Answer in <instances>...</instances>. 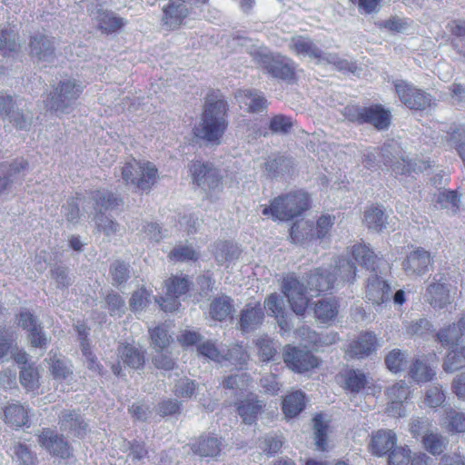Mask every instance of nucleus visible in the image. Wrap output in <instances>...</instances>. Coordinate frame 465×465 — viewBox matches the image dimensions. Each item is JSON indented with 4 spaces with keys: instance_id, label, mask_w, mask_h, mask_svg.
<instances>
[{
    "instance_id": "6",
    "label": "nucleus",
    "mask_w": 465,
    "mask_h": 465,
    "mask_svg": "<svg viewBox=\"0 0 465 465\" xmlns=\"http://www.w3.org/2000/svg\"><path fill=\"white\" fill-rule=\"evenodd\" d=\"M85 88L77 79L61 80L49 93L46 106L56 114H69Z\"/></svg>"
},
{
    "instance_id": "50",
    "label": "nucleus",
    "mask_w": 465,
    "mask_h": 465,
    "mask_svg": "<svg viewBox=\"0 0 465 465\" xmlns=\"http://www.w3.org/2000/svg\"><path fill=\"white\" fill-rule=\"evenodd\" d=\"M109 272L113 285L121 286L130 278V266L124 262L115 261L111 264Z\"/></svg>"
},
{
    "instance_id": "34",
    "label": "nucleus",
    "mask_w": 465,
    "mask_h": 465,
    "mask_svg": "<svg viewBox=\"0 0 465 465\" xmlns=\"http://www.w3.org/2000/svg\"><path fill=\"white\" fill-rule=\"evenodd\" d=\"M236 98L242 104L246 106L247 111L250 113L263 111L268 106V102L262 94L251 90H240L236 94Z\"/></svg>"
},
{
    "instance_id": "47",
    "label": "nucleus",
    "mask_w": 465,
    "mask_h": 465,
    "mask_svg": "<svg viewBox=\"0 0 465 465\" xmlns=\"http://www.w3.org/2000/svg\"><path fill=\"white\" fill-rule=\"evenodd\" d=\"M313 428L315 430V444L321 451L327 450V431L328 424L323 420L322 413H317L313 418Z\"/></svg>"
},
{
    "instance_id": "42",
    "label": "nucleus",
    "mask_w": 465,
    "mask_h": 465,
    "mask_svg": "<svg viewBox=\"0 0 465 465\" xmlns=\"http://www.w3.org/2000/svg\"><path fill=\"white\" fill-rule=\"evenodd\" d=\"M396 149H400V146L397 143H394L392 142V144L391 143H384L383 146L380 149V154L382 155L383 163L385 165H390L395 172H398L401 174L410 173L411 170H414L412 168L411 163L409 161H405V159L401 156V159L403 162L402 168H400L399 163H394L390 157L389 153H391V151H396Z\"/></svg>"
},
{
    "instance_id": "5",
    "label": "nucleus",
    "mask_w": 465,
    "mask_h": 465,
    "mask_svg": "<svg viewBox=\"0 0 465 465\" xmlns=\"http://www.w3.org/2000/svg\"><path fill=\"white\" fill-rule=\"evenodd\" d=\"M342 115L351 123L368 124L377 131L388 130L392 122L391 111L378 103L369 106L348 104L343 108Z\"/></svg>"
},
{
    "instance_id": "7",
    "label": "nucleus",
    "mask_w": 465,
    "mask_h": 465,
    "mask_svg": "<svg viewBox=\"0 0 465 465\" xmlns=\"http://www.w3.org/2000/svg\"><path fill=\"white\" fill-rule=\"evenodd\" d=\"M0 115L6 117L16 129L25 131L30 129L34 119L24 99L6 94H0Z\"/></svg>"
},
{
    "instance_id": "39",
    "label": "nucleus",
    "mask_w": 465,
    "mask_h": 465,
    "mask_svg": "<svg viewBox=\"0 0 465 465\" xmlns=\"http://www.w3.org/2000/svg\"><path fill=\"white\" fill-rule=\"evenodd\" d=\"M118 358L124 365L133 369H139L144 363L143 354L131 345L120 346L118 348Z\"/></svg>"
},
{
    "instance_id": "57",
    "label": "nucleus",
    "mask_w": 465,
    "mask_h": 465,
    "mask_svg": "<svg viewBox=\"0 0 465 465\" xmlns=\"http://www.w3.org/2000/svg\"><path fill=\"white\" fill-rule=\"evenodd\" d=\"M105 302L111 316L121 317L125 312V302L123 297L116 292H109L105 297Z\"/></svg>"
},
{
    "instance_id": "58",
    "label": "nucleus",
    "mask_w": 465,
    "mask_h": 465,
    "mask_svg": "<svg viewBox=\"0 0 465 465\" xmlns=\"http://www.w3.org/2000/svg\"><path fill=\"white\" fill-rule=\"evenodd\" d=\"M405 363L406 357L399 349H393L385 357V364L387 368L394 373L402 371Z\"/></svg>"
},
{
    "instance_id": "23",
    "label": "nucleus",
    "mask_w": 465,
    "mask_h": 465,
    "mask_svg": "<svg viewBox=\"0 0 465 465\" xmlns=\"http://www.w3.org/2000/svg\"><path fill=\"white\" fill-rule=\"evenodd\" d=\"M391 286L387 281L377 274L368 279L365 295L374 305H381L390 300Z\"/></svg>"
},
{
    "instance_id": "9",
    "label": "nucleus",
    "mask_w": 465,
    "mask_h": 465,
    "mask_svg": "<svg viewBox=\"0 0 465 465\" xmlns=\"http://www.w3.org/2000/svg\"><path fill=\"white\" fill-rule=\"evenodd\" d=\"M281 289L292 312L303 315L310 304L305 285L294 273H289L283 277Z\"/></svg>"
},
{
    "instance_id": "40",
    "label": "nucleus",
    "mask_w": 465,
    "mask_h": 465,
    "mask_svg": "<svg viewBox=\"0 0 465 465\" xmlns=\"http://www.w3.org/2000/svg\"><path fill=\"white\" fill-rule=\"evenodd\" d=\"M409 375L411 379L417 383H425L430 381L434 378L435 371L426 362L420 359H416L410 366Z\"/></svg>"
},
{
    "instance_id": "31",
    "label": "nucleus",
    "mask_w": 465,
    "mask_h": 465,
    "mask_svg": "<svg viewBox=\"0 0 465 465\" xmlns=\"http://www.w3.org/2000/svg\"><path fill=\"white\" fill-rule=\"evenodd\" d=\"M264 304L268 313L277 320L281 330L283 331H289L290 325L285 316L282 298L276 292L271 293L265 298Z\"/></svg>"
},
{
    "instance_id": "10",
    "label": "nucleus",
    "mask_w": 465,
    "mask_h": 465,
    "mask_svg": "<svg viewBox=\"0 0 465 465\" xmlns=\"http://www.w3.org/2000/svg\"><path fill=\"white\" fill-rule=\"evenodd\" d=\"M351 259L354 262H347V272L341 275L343 281L352 283L357 275V268L355 263L368 271L375 272L379 267L380 258L377 254L365 243H357L351 247Z\"/></svg>"
},
{
    "instance_id": "16",
    "label": "nucleus",
    "mask_w": 465,
    "mask_h": 465,
    "mask_svg": "<svg viewBox=\"0 0 465 465\" xmlns=\"http://www.w3.org/2000/svg\"><path fill=\"white\" fill-rule=\"evenodd\" d=\"M378 344L377 336L373 331H361L347 345L344 351L345 357L358 360L367 358L376 351Z\"/></svg>"
},
{
    "instance_id": "44",
    "label": "nucleus",
    "mask_w": 465,
    "mask_h": 465,
    "mask_svg": "<svg viewBox=\"0 0 465 465\" xmlns=\"http://www.w3.org/2000/svg\"><path fill=\"white\" fill-rule=\"evenodd\" d=\"M18 49L16 33L11 27H5L0 31V54L9 56Z\"/></svg>"
},
{
    "instance_id": "14",
    "label": "nucleus",
    "mask_w": 465,
    "mask_h": 465,
    "mask_svg": "<svg viewBox=\"0 0 465 465\" xmlns=\"http://www.w3.org/2000/svg\"><path fill=\"white\" fill-rule=\"evenodd\" d=\"M286 366L297 373H304L319 367L321 361L310 351L286 345L282 354Z\"/></svg>"
},
{
    "instance_id": "55",
    "label": "nucleus",
    "mask_w": 465,
    "mask_h": 465,
    "mask_svg": "<svg viewBox=\"0 0 465 465\" xmlns=\"http://www.w3.org/2000/svg\"><path fill=\"white\" fill-rule=\"evenodd\" d=\"M411 451L408 447H394L389 451L388 465H409Z\"/></svg>"
},
{
    "instance_id": "20",
    "label": "nucleus",
    "mask_w": 465,
    "mask_h": 465,
    "mask_svg": "<svg viewBox=\"0 0 465 465\" xmlns=\"http://www.w3.org/2000/svg\"><path fill=\"white\" fill-rule=\"evenodd\" d=\"M337 281L336 273L324 268L312 270L306 277L309 290L320 295L331 292Z\"/></svg>"
},
{
    "instance_id": "13",
    "label": "nucleus",
    "mask_w": 465,
    "mask_h": 465,
    "mask_svg": "<svg viewBox=\"0 0 465 465\" xmlns=\"http://www.w3.org/2000/svg\"><path fill=\"white\" fill-rule=\"evenodd\" d=\"M193 183L203 191L212 193L222 190L223 177L210 163L193 161L189 165Z\"/></svg>"
},
{
    "instance_id": "41",
    "label": "nucleus",
    "mask_w": 465,
    "mask_h": 465,
    "mask_svg": "<svg viewBox=\"0 0 465 465\" xmlns=\"http://www.w3.org/2000/svg\"><path fill=\"white\" fill-rule=\"evenodd\" d=\"M363 222L369 229L379 232L385 228L387 215L384 210L372 205L365 211Z\"/></svg>"
},
{
    "instance_id": "60",
    "label": "nucleus",
    "mask_w": 465,
    "mask_h": 465,
    "mask_svg": "<svg viewBox=\"0 0 465 465\" xmlns=\"http://www.w3.org/2000/svg\"><path fill=\"white\" fill-rule=\"evenodd\" d=\"M436 203L441 207L450 204L457 212L460 209V197L455 190H443L437 194Z\"/></svg>"
},
{
    "instance_id": "48",
    "label": "nucleus",
    "mask_w": 465,
    "mask_h": 465,
    "mask_svg": "<svg viewBox=\"0 0 465 465\" xmlns=\"http://www.w3.org/2000/svg\"><path fill=\"white\" fill-rule=\"evenodd\" d=\"M171 339L169 331L164 325L157 326L151 331V344L155 351L168 350Z\"/></svg>"
},
{
    "instance_id": "37",
    "label": "nucleus",
    "mask_w": 465,
    "mask_h": 465,
    "mask_svg": "<svg viewBox=\"0 0 465 465\" xmlns=\"http://www.w3.org/2000/svg\"><path fill=\"white\" fill-rule=\"evenodd\" d=\"M233 312L232 300L226 295L216 297L210 305L211 317L219 322L226 320Z\"/></svg>"
},
{
    "instance_id": "21",
    "label": "nucleus",
    "mask_w": 465,
    "mask_h": 465,
    "mask_svg": "<svg viewBox=\"0 0 465 465\" xmlns=\"http://www.w3.org/2000/svg\"><path fill=\"white\" fill-rule=\"evenodd\" d=\"M30 54L39 62H51L54 55V38L42 33L34 35L29 43Z\"/></svg>"
},
{
    "instance_id": "63",
    "label": "nucleus",
    "mask_w": 465,
    "mask_h": 465,
    "mask_svg": "<svg viewBox=\"0 0 465 465\" xmlns=\"http://www.w3.org/2000/svg\"><path fill=\"white\" fill-rule=\"evenodd\" d=\"M445 400L446 396L441 386H433L427 391L424 403L430 408H437L441 406Z\"/></svg>"
},
{
    "instance_id": "17",
    "label": "nucleus",
    "mask_w": 465,
    "mask_h": 465,
    "mask_svg": "<svg viewBox=\"0 0 465 465\" xmlns=\"http://www.w3.org/2000/svg\"><path fill=\"white\" fill-rule=\"evenodd\" d=\"M92 20L96 28L104 34H112L126 25V20L118 16L113 11L102 8L98 5L91 4L87 6Z\"/></svg>"
},
{
    "instance_id": "15",
    "label": "nucleus",
    "mask_w": 465,
    "mask_h": 465,
    "mask_svg": "<svg viewBox=\"0 0 465 465\" xmlns=\"http://www.w3.org/2000/svg\"><path fill=\"white\" fill-rule=\"evenodd\" d=\"M38 443L53 457L65 460L72 455L73 449L64 437L49 428L41 430L38 435Z\"/></svg>"
},
{
    "instance_id": "22",
    "label": "nucleus",
    "mask_w": 465,
    "mask_h": 465,
    "mask_svg": "<svg viewBox=\"0 0 465 465\" xmlns=\"http://www.w3.org/2000/svg\"><path fill=\"white\" fill-rule=\"evenodd\" d=\"M264 408L265 403L253 394H250L245 399L241 400L236 406L237 413L242 421L249 425L257 421L258 416L262 413Z\"/></svg>"
},
{
    "instance_id": "54",
    "label": "nucleus",
    "mask_w": 465,
    "mask_h": 465,
    "mask_svg": "<svg viewBox=\"0 0 465 465\" xmlns=\"http://www.w3.org/2000/svg\"><path fill=\"white\" fill-rule=\"evenodd\" d=\"M165 297L156 299V302L165 312H173L174 311V278L170 277L165 282Z\"/></svg>"
},
{
    "instance_id": "19",
    "label": "nucleus",
    "mask_w": 465,
    "mask_h": 465,
    "mask_svg": "<svg viewBox=\"0 0 465 465\" xmlns=\"http://www.w3.org/2000/svg\"><path fill=\"white\" fill-rule=\"evenodd\" d=\"M431 264L430 253L421 247L411 252L401 262L402 270L409 276H420L426 273Z\"/></svg>"
},
{
    "instance_id": "29",
    "label": "nucleus",
    "mask_w": 465,
    "mask_h": 465,
    "mask_svg": "<svg viewBox=\"0 0 465 465\" xmlns=\"http://www.w3.org/2000/svg\"><path fill=\"white\" fill-rule=\"evenodd\" d=\"M191 450L201 457H216L221 453L222 442L217 437L201 435L191 444Z\"/></svg>"
},
{
    "instance_id": "11",
    "label": "nucleus",
    "mask_w": 465,
    "mask_h": 465,
    "mask_svg": "<svg viewBox=\"0 0 465 465\" xmlns=\"http://www.w3.org/2000/svg\"><path fill=\"white\" fill-rule=\"evenodd\" d=\"M197 351L200 355L216 362L231 361L235 358L234 365L240 370L244 369L250 360L247 351L238 343L228 350L226 354H223L213 341H206L198 344Z\"/></svg>"
},
{
    "instance_id": "4",
    "label": "nucleus",
    "mask_w": 465,
    "mask_h": 465,
    "mask_svg": "<svg viewBox=\"0 0 465 465\" xmlns=\"http://www.w3.org/2000/svg\"><path fill=\"white\" fill-rule=\"evenodd\" d=\"M253 61L263 72L272 78L287 84H295L298 81L297 64L287 55L281 53L264 52L257 50L252 53Z\"/></svg>"
},
{
    "instance_id": "53",
    "label": "nucleus",
    "mask_w": 465,
    "mask_h": 465,
    "mask_svg": "<svg viewBox=\"0 0 465 465\" xmlns=\"http://www.w3.org/2000/svg\"><path fill=\"white\" fill-rule=\"evenodd\" d=\"M94 220L98 231L102 232L108 238L116 235L120 231V224L103 213L97 214Z\"/></svg>"
},
{
    "instance_id": "8",
    "label": "nucleus",
    "mask_w": 465,
    "mask_h": 465,
    "mask_svg": "<svg viewBox=\"0 0 465 465\" xmlns=\"http://www.w3.org/2000/svg\"><path fill=\"white\" fill-rule=\"evenodd\" d=\"M121 173L125 183H130L141 191H149L156 181L157 169L151 163L131 159L121 168Z\"/></svg>"
},
{
    "instance_id": "52",
    "label": "nucleus",
    "mask_w": 465,
    "mask_h": 465,
    "mask_svg": "<svg viewBox=\"0 0 465 465\" xmlns=\"http://www.w3.org/2000/svg\"><path fill=\"white\" fill-rule=\"evenodd\" d=\"M335 216L330 214H322L315 223L312 238L323 239L330 234L334 224Z\"/></svg>"
},
{
    "instance_id": "36",
    "label": "nucleus",
    "mask_w": 465,
    "mask_h": 465,
    "mask_svg": "<svg viewBox=\"0 0 465 465\" xmlns=\"http://www.w3.org/2000/svg\"><path fill=\"white\" fill-rule=\"evenodd\" d=\"M29 410L18 402L8 404L4 411L5 421L15 427H23L29 422Z\"/></svg>"
},
{
    "instance_id": "46",
    "label": "nucleus",
    "mask_w": 465,
    "mask_h": 465,
    "mask_svg": "<svg viewBox=\"0 0 465 465\" xmlns=\"http://www.w3.org/2000/svg\"><path fill=\"white\" fill-rule=\"evenodd\" d=\"M445 419L447 423V430L451 433H464L465 432V413L456 411L453 408H449L445 411Z\"/></svg>"
},
{
    "instance_id": "62",
    "label": "nucleus",
    "mask_w": 465,
    "mask_h": 465,
    "mask_svg": "<svg viewBox=\"0 0 465 465\" xmlns=\"http://www.w3.org/2000/svg\"><path fill=\"white\" fill-rule=\"evenodd\" d=\"M290 162V159H288L285 156L276 155L272 159H269L264 163V168L265 171L267 172L268 176L274 177L284 168H287Z\"/></svg>"
},
{
    "instance_id": "64",
    "label": "nucleus",
    "mask_w": 465,
    "mask_h": 465,
    "mask_svg": "<svg viewBox=\"0 0 465 465\" xmlns=\"http://www.w3.org/2000/svg\"><path fill=\"white\" fill-rule=\"evenodd\" d=\"M153 361L158 369L172 370L174 365L172 352L169 351V349L155 351Z\"/></svg>"
},
{
    "instance_id": "2",
    "label": "nucleus",
    "mask_w": 465,
    "mask_h": 465,
    "mask_svg": "<svg viewBox=\"0 0 465 465\" xmlns=\"http://www.w3.org/2000/svg\"><path fill=\"white\" fill-rule=\"evenodd\" d=\"M465 336V312L456 322L449 324L436 332L435 340L448 348L442 368L451 373L465 368V346L460 345Z\"/></svg>"
},
{
    "instance_id": "45",
    "label": "nucleus",
    "mask_w": 465,
    "mask_h": 465,
    "mask_svg": "<svg viewBox=\"0 0 465 465\" xmlns=\"http://www.w3.org/2000/svg\"><path fill=\"white\" fill-rule=\"evenodd\" d=\"M259 359L263 362L272 361L277 354L274 341L268 335H262L254 341Z\"/></svg>"
},
{
    "instance_id": "12",
    "label": "nucleus",
    "mask_w": 465,
    "mask_h": 465,
    "mask_svg": "<svg viewBox=\"0 0 465 465\" xmlns=\"http://www.w3.org/2000/svg\"><path fill=\"white\" fill-rule=\"evenodd\" d=\"M393 86L400 101L409 109L423 111L431 105V95L404 80H396Z\"/></svg>"
},
{
    "instance_id": "49",
    "label": "nucleus",
    "mask_w": 465,
    "mask_h": 465,
    "mask_svg": "<svg viewBox=\"0 0 465 465\" xmlns=\"http://www.w3.org/2000/svg\"><path fill=\"white\" fill-rule=\"evenodd\" d=\"M51 372L56 381H66L73 379V371L68 362L62 359L51 358Z\"/></svg>"
},
{
    "instance_id": "61",
    "label": "nucleus",
    "mask_w": 465,
    "mask_h": 465,
    "mask_svg": "<svg viewBox=\"0 0 465 465\" xmlns=\"http://www.w3.org/2000/svg\"><path fill=\"white\" fill-rule=\"evenodd\" d=\"M13 458L16 460L21 465H35V458L32 454L29 448L22 444L20 442H17L13 447Z\"/></svg>"
},
{
    "instance_id": "18",
    "label": "nucleus",
    "mask_w": 465,
    "mask_h": 465,
    "mask_svg": "<svg viewBox=\"0 0 465 465\" xmlns=\"http://www.w3.org/2000/svg\"><path fill=\"white\" fill-rule=\"evenodd\" d=\"M389 399L386 413L394 418H401L406 414V403L411 397V390L405 381H401L386 390Z\"/></svg>"
},
{
    "instance_id": "27",
    "label": "nucleus",
    "mask_w": 465,
    "mask_h": 465,
    "mask_svg": "<svg viewBox=\"0 0 465 465\" xmlns=\"http://www.w3.org/2000/svg\"><path fill=\"white\" fill-rule=\"evenodd\" d=\"M27 168L28 163L24 159L15 160L11 164L0 163V195L7 192Z\"/></svg>"
},
{
    "instance_id": "25",
    "label": "nucleus",
    "mask_w": 465,
    "mask_h": 465,
    "mask_svg": "<svg viewBox=\"0 0 465 465\" xmlns=\"http://www.w3.org/2000/svg\"><path fill=\"white\" fill-rule=\"evenodd\" d=\"M264 319V312L260 302H249L242 310L239 319L240 329L250 331L260 326Z\"/></svg>"
},
{
    "instance_id": "59",
    "label": "nucleus",
    "mask_w": 465,
    "mask_h": 465,
    "mask_svg": "<svg viewBox=\"0 0 465 465\" xmlns=\"http://www.w3.org/2000/svg\"><path fill=\"white\" fill-rule=\"evenodd\" d=\"M149 296L150 293L144 288H140L135 291L129 301L130 309L134 312H140L143 311L150 302Z\"/></svg>"
},
{
    "instance_id": "51",
    "label": "nucleus",
    "mask_w": 465,
    "mask_h": 465,
    "mask_svg": "<svg viewBox=\"0 0 465 465\" xmlns=\"http://www.w3.org/2000/svg\"><path fill=\"white\" fill-rule=\"evenodd\" d=\"M292 127V118L282 114L273 115L269 123V129L272 134H286L291 132Z\"/></svg>"
},
{
    "instance_id": "43",
    "label": "nucleus",
    "mask_w": 465,
    "mask_h": 465,
    "mask_svg": "<svg viewBox=\"0 0 465 465\" xmlns=\"http://www.w3.org/2000/svg\"><path fill=\"white\" fill-rule=\"evenodd\" d=\"M92 200L94 202L95 207H99L100 211L113 210L118 207L122 201L113 193L106 190H97L92 193Z\"/></svg>"
},
{
    "instance_id": "56",
    "label": "nucleus",
    "mask_w": 465,
    "mask_h": 465,
    "mask_svg": "<svg viewBox=\"0 0 465 465\" xmlns=\"http://www.w3.org/2000/svg\"><path fill=\"white\" fill-rule=\"evenodd\" d=\"M39 373L32 365L21 367L20 382L27 390H35L38 387Z\"/></svg>"
},
{
    "instance_id": "1",
    "label": "nucleus",
    "mask_w": 465,
    "mask_h": 465,
    "mask_svg": "<svg viewBox=\"0 0 465 465\" xmlns=\"http://www.w3.org/2000/svg\"><path fill=\"white\" fill-rule=\"evenodd\" d=\"M228 110L227 101L212 92L206 98L201 121L195 126V135L208 143L219 144L228 128Z\"/></svg>"
},
{
    "instance_id": "28",
    "label": "nucleus",
    "mask_w": 465,
    "mask_h": 465,
    "mask_svg": "<svg viewBox=\"0 0 465 465\" xmlns=\"http://www.w3.org/2000/svg\"><path fill=\"white\" fill-rule=\"evenodd\" d=\"M339 308V301L336 298H322L314 303V316L322 323H331L337 318Z\"/></svg>"
},
{
    "instance_id": "33",
    "label": "nucleus",
    "mask_w": 465,
    "mask_h": 465,
    "mask_svg": "<svg viewBox=\"0 0 465 465\" xmlns=\"http://www.w3.org/2000/svg\"><path fill=\"white\" fill-rule=\"evenodd\" d=\"M425 296L433 308L442 309L450 303V291L444 283L431 282L427 287Z\"/></svg>"
},
{
    "instance_id": "32",
    "label": "nucleus",
    "mask_w": 465,
    "mask_h": 465,
    "mask_svg": "<svg viewBox=\"0 0 465 465\" xmlns=\"http://www.w3.org/2000/svg\"><path fill=\"white\" fill-rule=\"evenodd\" d=\"M342 379V388L351 393H358L368 385V378L366 374L356 369H346L340 373Z\"/></svg>"
},
{
    "instance_id": "26",
    "label": "nucleus",
    "mask_w": 465,
    "mask_h": 465,
    "mask_svg": "<svg viewBox=\"0 0 465 465\" xmlns=\"http://www.w3.org/2000/svg\"><path fill=\"white\" fill-rule=\"evenodd\" d=\"M59 424L63 431L75 437H83L87 431V424L75 411L64 410L59 416Z\"/></svg>"
},
{
    "instance_id": "38",
    "label": "nucleus",
    "mask_w": 465,
    "mask_h": 465,
    "mask_svg": "<svg viewBox=\"0 0 465 465\" xmlns=\"http://www.w3.org/2000/svg\"><path fill=\"white\" fill-rule=\"evenodd\" d=\"M305 407V395L300 391L286 395L282 403L284 415L288 418L297 416Z\"/></svg>"
},
{
    "instance_id": "30",
    "label": "nucleus",
    "mask_w": 465,
    "mask_h": 465,
    "mask_svg": "<svg viewBox=\"0 0 465 465\" xmlns=\"http://www.w3.org/2000/svg\"><path fill=\"white\" fill-rule=\"evenodd\" d=\"M290 49L297 55H308L318 60L323 58V52L313 41L302 35L292 37Z\"/></svg>"
},
{
    "instance_id": "35",
    "label": "nucleus",
    "mask_w": 465,
    "mask_h": 465,
    "mask_svg": "<svg viewBox=\"0 0 465 465\" xmlns=\"http://www.w3.org/2000/svg\"><path fill=\"white\" fill-rule=\"evenodd\" d=\"M421 444L430 454L440 456L446 450L449 441L439 432L427 431L421 437Z\"/></svg>"
},
{
    "instance_id": "24",
    "label": "nucleus",
    "mask_w": 465,
    "mask_h": 465,
    "mask_svg": "<svg viewBox=\"0 0 465 465\" xmlns=\"http://www.w3.org/2000/svg\"><path fill=\"white\" fill-rule=\"evenodd\" d=\"M397 443V437L391 430H379L373 432L369 443V450L377 457H383L391 450Z\"/></svg>"
},
{
    "instance_id": "3",
    "label": "nucleus",
    "mask_w": 465,
    "mask_h": 465,
    "mask_svg": "<svg viewBox=\"0 0 465 465\" xmlns=\"http://www.w3.org/2000/svg\"><path fill=\"white\" fill-rule=\"evenodd\" d=\"M311 206L309 193L299 189L274 197L270 205H263L262 213L273 221L288 222L302 215Z\"/></svg>"
}]
</instances>
